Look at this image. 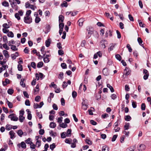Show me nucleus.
Returning <instances> with one entry per match:
<instances>
[{
  "label": "nucleus",
  "mask_w": 151,
  "mask_h": 151,
  "mask_svg": "<svg viewBox=\"0 0 151 151\" xmlns=\"http://www.w3.org/2000/svg\"><path fill=\"white\" fill-rule=\"evenodd\" d=\"M93 27L89 26L87 27L86 28V38H89L91 35L93 33Z\"/></svg>",
  "instance_id": "obj_1"
},
{
  "label": "nucleus",
  "mask_w": 151,
  "mask_h": 151,
  "mask_svg": "<svg viewBox=\"0 0 151 151\" xmlns=\"http://www.w3.org/2000/svg\"><path fill=\"white\" fill-rule=\"evenodd\" d=\"M24 21L26 24H30L32 22V18L31 17L24 16Z\"/></svg>",
  "instance_id": "obj_2"
},
{
  "label": "nucleus",
  "mask_w": 151,
  "mask_h": 151,
  "mask_svg": "<svg viewBox=\"0 0 151 151\" xmlns=\"http://www.w3.org/2000/svg\"><path fill=\"white\" fill-rule=\"evenodd\" d=\"M8 117L10 118L11 121H17L18 120V118L16 116V115L14 114H11L9 115Z\"/></svg>",
  "instance_id": "obj_3"
},
{
  "label": "nucleus",
  "mask_w": 151,
  "mask_h": 151,
  "mask_svg": "<svg viewBox=\"0 0 151 151\" xmlns=\"http://www.w3.org/2000/svg\"><path fill=\"white\" fill-rule=\"evenodd\" d=\"M143 73L144 74L143 76L144 79L145 80H147L149 75L148 71L146 69H144L143 71Z\"/></svg>",
  "instance_id": "obj_4"
},
{
  "label": "nucleus",
  "mask_w": 151,
  "mask_h": 151,
  "mask_svg": "<svg viewBox=\"0 0 151 151\" xmlns=\"http://www.w3.org/2000/svg\"><path fill=\"white\" fill-rule=\"evenodd\" d=\"M9 134L10 136V138L12 139H13L15 137V133L13 130H11L9 132Z\"/></svg>",
  "instance_id": "obj_5"
},
{
  "label": "nucleus",
  "mask_w": 151,
  "mask_h": 151,
  "mask_svg": "<svg viewBox=\"0 0 151 151\" xmlns=\"http://www.w3.org/2000/svg\"><path fill=\"white\" fill-rule=\"evenodd\" d=\"M131 71L127 67H126L125 69L124 70V74L126 76H128L130 73Z\"/></svg>",
  "instance_id": "obj_6"
},
{
  "label": "nucleus",
  "mask_w": 151,
  "mask_h": 151,
  "mask_svg": "<svg viewBox=\"0 0 151 151\" xmlns=\"http://www.w3.org/2000/svg\"><path fill=\"white\" fill-rule=\"evenodd\" d=\"M145 145L141 144L139 145L138 149L139 151H142L143 150L145 149Z\"/></svg>",
  "instance_id": "obj_7"
},
{
  "label": "nucleus",
  "mask_w": 151,
  "mask_h": 151,
  "mask_svg": "<svg viewBox=\"0 0 151 151\" xmlns=\"http://www.w3.org/2000/svg\"><path fill=\"white\" fill-rule=\"evenodd\" d=\"M40 138V137L39 136H36L35 137V139L37 140L36 142V145L38 144V143H39V144H38V147H39L41 145V141L39 140V139Z\"/></svg>",
  "instance_id": "obj_8"
},
{
  "label": "nucleus",
  "mask_w": 151,
  "mask_h": 151,
  "mask_svg": "<svg viewBox=\"0 0 151 151\" xmlns=\"http://www.w3.org/2000/svg\"><path fill=\"white\" fill-rule=\"evenodd\" d=\"M102 73L103 75L105 76H107L109 74V72L108 71L107 69L106 68H104L102 71Z\"/></svg>",
  "instance_id": "obj_9"
},
{
  "label": "nucleus",
  "mask_w": 151,
  "mask_h": 151,
  "mask_svg": "<svg viewBox=\"0 0 151 151\" xmlns=\"http://www.w3.org/2000/svg\"><path fill=\"white\" fill-rule=\"evenodd\" d=\"M105 35L106 37H108V36L111 37L112 35L111 31V30L107 31L105 34Z\"/></svg>",
  "instance_id": "obj_10"
},
{
  "label": "nucleus",
  "mask_w": 151,
  "mask_h": 151,
  "mask_svg": "<svg viewBox=\"0 0 151 151\" xmlns=\"http://www.w3.org/2000/svg\"><path fill=\"white\" fill-rule=\"evenodd\" d=\"M17 134L20 137H22L23 134V132L21 129H19L17 132Z\"/></svg>",
  "instance_id": "obj_11"
},
{
  "label": "nucleus",
  "mask_w": 151,
  "mask_h": 151,
  "mask_svg": "<svg viewBox=\"0 0 151 151\" xmlns=\"http://www.w3.org/2000/svg\"><path fill=\"white\" fill-rule=\"evenodd\" d=\"M3 54L6 58H8L9 57L8 51L6 50H4L3 51Z\"/></svg>",
  "instance_id": "obj_12"
},
{
  "label": "nucleus",
  "mask_w": 151,
  "mask_h": 151,
  "mask_svg": "<svg viewBox=\"0 0 151 151\" xmlns=\"http://www.w3.org/2000/svg\"><path fill=\"white\" fill-rule=\"evenodd\" d=\"M25 80L24 78H22L21 79L20 84L21 86L23 87H25V84L24 83Z\"/></svg>",
  "instance_id": "obj_13"
},
{
  "label": "nucleus",
  "mask_w": 151,
  "mask_h": 151,
  "mask_svg": "<svg viewBox=\"0 0 151 151\" xmlns=\"http://www.w3.org/2000/svg\"><path fill=\"white\" fill-rule=\"evenodd\" d=\"M130 124L129 123H126L125 124L124 126V130H127L129 129Z\"/></svg>",
  "instance_id": "obj_14"
},
{
  "label": "nucleus",
  "mask_w": 151,
  "mask_h": 151,
  "mask_svg": "<svg viewBox=\"0 0 151 151\" xmlns=\"http://www.w3.org/2000/svg\"><path fill=\"white\" fill-rule=\"evenodd\" d=\"M64 17L62 15H60L59 17V23H62L63 22Z\"/></svg>",
  "instance_id": "obj_15"
},
{
  "label": "nucleus",
  "mask_w": 151,
  "mask_h": 151,
  "mask_svg": "<svg viewBox=\"0 0 151 151\" xmlns=\"http://www.w3.org/2000/svg\"><path fill=\"white\" fill-rule=\"evenodd\" d=\"M107 86L110 89V91L112 93L114 92V88L109 84H107Z\"/></svg>",
  "instance_id": "obj_16"
},
{
  "label": "nucleus",
  "mask_w": 151,
  "mask_h": 151,
  "mask_svg": "<svg viewBox=\"0 0 151 151\" xmlns=\"http://www.w3.org/2000/svg\"><path fill=\"white\" fill-rule=\"evenodd\" d=\"M49 127L51 128H54L56 127V124L54 122H50L49 125Z\"/></svg>",
  "instance_id": "obj_17"
},
{
  "label": "nucleus",
  "mask_w": 151,
  "mask_h": 151,
  "mask_svg": "<svg viewBox=\"0 0 151 151\" xmlns=\"http://www.w3.org/2000/svg\"><path fill=\"white\" fill-rule=\"evenodd\" d=\"M107 41L105 40H102L100 42V44H101V45L102 46V47L104 46V48H105L106 47L105 45V42H107Z\"/></svg>",
  "instance_id": "obj_18"
},
{
  "label": "nucleus",
  "mask_w": 151,
  "mask_h": 151,
  "mask_svg": "<svg viewBox=\"0 0 151 151\" xmlns=\"http://www.w3.org/2000/svg\"><path fill=\"white\" fill-rule=\"evenodd\" d=\"M45 50V47L44 46H42L41 49L40 50L41 52V53L43 55V56H45L46 53V52H44Z\"/></svg>",
  "instance_id": "obj_19"
},
{
  "label": "nucleus",
  "mask_w": 151,
  "mask_h": 151,
  "mask_svg": "<svg viewBox=\"0 0 151 151\" xmlns=\"http://www.w3.org/2000/svg\"><path fill=\"white\" fill-rule=\"evenodd\" d=\"M31 139L30 138H28L25 141V142L27 144L31 145L32 144H33V142L31 141Z\"/></svg>",
  "instance_id": "obj_20"
},
{
  "label": "nucleus",
  "mask_w": 151,
  "mask_h": 151,
  "mask_svg": "<svg viewBox=\"0 0 151 151\" xmlns=\"http://www.w3.org/2000/svg\"><path fill=\"white\" fill-rule=\"evenodd\" d=\"M11 5L12 6V7L13 8H15L16 9V8L18 7V6L17 4L16 3L13 1L12 3H11Z\"/></svg>",
  "instance_id": "obj_21"
},
{
  "label": "nucleus",
  "mask_w": 151,
  "mask_h": 151,
  "mask_svg": "<svg viewBox=\"0 0 151 151\" xmlns=\"http://www.w3.org/2000/svg\"><path fill=\"white\" fill-rule=\"evenodd\" d=\"M109 148L106 145L102 147V151H109Z\"/></svg>",
  "instance_id": "obj_22"
},
{
  "label": "nucleus",
  "mask_w": 151,
  "mask_h": 151,
  "mask_svg": "<svg viewBox=\"0 0 151 151\" xmlns=\"http://www.w3.org/2000/svg\"><path fill=\"white\" fill-rule=\"evenodd\" d=\"M124 119L125 121H129L131 120V117L129 115H127L125 116Z\"/></svg>",
  "instance_id": "obj_23"
},
{
  "label": "nucleus",
  "mask_w": 151,
  "mask_h": 151,
  "mask_svg": "<svg viewBox=\"0 0 151 151\" xmlns=\"http://www.w3.org/2000/svg\"><path fill=\"white\" fill-rule=\"evenodd\" d=\"M7 103L8 107L9 108L11 109L13 107V105L12 103L9 101L8 100H7Z\"/></svg>",
  "instance_id": "obj_24"
},
{
  "label": "nucleus",
  "mask_w": 151,
  "mask_h": 151,
  "mask_svg": "<svg viewBox=\"0 0 151 151\" xmlns=\"http://www.w3.org/2000/svg\"><path fill=\"white\" fill-rule=\"evenodd\" d=\"M72 139L70 138H66L65 139V142L67 144H70L72 142Z\"/></svg>",
  "instance_id": "obj_25"
},
{
  "label": "nucleus",
  "mask_w": 151,
  "mask_h": 151,
  "mask_svg": "<svg viewBox=\"0 0 151 151\" xmlns=\"http://www.w3.org/2000/svg\"><path fill=\"white\" fill-rule=\"evenodd\" d=\"M2 5L5 7H8L9 5V3L6 1H4L2 2Z\"/></svg>",
  "instance_id": "obj_26"
},
{
  "label": "nucleus",
  "mask_w": 151,
  "mask_h": 151,
  "mask_svg": "<svg viewBox=\"0 0 151 151\" xmlns=\"http://www.w3.org/2000/svg\"><path fill=\"white\" fill-rule=\"evenodd\" d=\"M12 126L9 124H7L6 126V129L7 130H10L11 129L12 127Z\"/></svg>",
  "instance_id": "obj_27"
},
{
  "label": "nucleus",
  "mask_w": 151,
  "mask_h": 151,
  "mask_svg": "<svg viewBox=\"0 0 151 151\" xmlns=\"http://www.w3.org/2000/svg\"><path fill=\"white\" fill-rule=\"evenodd\" d=\"M43 63L42 62H39L37 65V67L38 68H41L43 66Z\"/></svg>",
  "instance_id": "obj_28"
},
{
  "label": "nucleus",
  "mask_w": 151,
  "mask_h": 151,
  "mask_svg": "<svg viewBox=\"0 0 151 151\" xmlns=\"http://www.w3.org/2000/svg\"><path fill=\"white\" fill-rule=\"evenodd\" d=\"M66 136L67 137H70L71 134V130L70 129H68L66 132Z\"/></svg>",
  "instance_id": "obj_29"
},
{
  "label": "nucleus",
  "mask_w": 151,
  "mask_h": 151,
  "mask_svg": "<svg viewBox=\"0 0 151 151\" xmlns=\"http://www.w3.org/2000/svg\"><path fill=\"white\" fill-rule=\"evenodd\" d=\"M137 41L138 42L139 45L141 46L143 45V44H142L143 41L140 37H138L137 38Z\"/></svg>",
  "instance_id": "obj_30"
},
{
  "label": "nucleus",
  "mask_w": 151,
  "mask_h": 151,
  "mask_svg": "<svg viewBox=\"0 0 151 151\" xmlns=\"http://www.w3.org/2000/svg\"><path fill=\"white\" fill-rule=\"evenodd\" d=\"M32 11L30 10H29L27 11L25 16L31 17L30 16Z\"/></svg>",
  "instance_id": "obj_31"
},
{
  "label": "nucleus",
  "mask_w": 151,
  "mask_h": 151,
  "mask_svg": "<svg viewBox=\"0 0 151 151\" xmlns=\"http://www.w3.org/2000/svg\"><path fill=\"white\" fill-rule=\"evenodd\" d=\"M25 119V117L23 116H19V120L20 122H22Z\"/></svg>",
  "instance_id": "obj_32"
},
{
  "label": "nucleus",
  "mask_w": 151,
  "mask_h": 151,
  "mask_svg": "<svg viewBox=\"0 0 151 151\" xmlns=\"http://www.w3.org/2000/svg\"><path fill=\"white\" fill-rule=\"evenodd\" d=\"M11 47L10 48L11 50L14 51H17L18 50V49L16 48V46L14 45H12L11 46Z\"/></svg>",
  "instance_id": "obj_33"
},
{
  "label": "nucleus",
  "mask_w": 151,
  "mask_h": 151,
  "mask_svg": "<svg viewBox=\"0 0 151 151\" xmlns=\"http://www.w3.org/2000/svg\"><path fill=\"white\" fill-rule=\"evenodd\" d=\"M14 90L12 88L9 89L7 91L8 93L10 95H12L14 93Z\"/></svg>",
  "instance_id": "obj_34"
},
{
  "label": "nucleus",
  "mask_w": 151,
  "mask_h": 151,
  "mask_svg": "<svg viewBox=\"0 0 151 151\" xmlns=\"http://www.w3.org/2000/svg\"><path fill=\"white\" fill-rule=\"evenodd\" d=\"M49 40V39H48L46 40L45 42V45L47 47H49L50 44V42Z\"/></svg>",
  "instance_id": "obj_35"
},
{
  "label": "nucleus",
  "mask_w": 151,
  "mask_h": 151,
  "mask_svg": "<svg viewBox=\"0 0 151 151\" xmlns=\"http://www.w3.org/2000/svg\"><path fill=\"white\" fill-rule=\"evenodd\" d=\"M79 25L80 26H82L83 25V19H80L78 21Z\"/></svg>",
  "instance_id": "obj_36"
},
{
  "label": "nucleus",
  "mask_w": 151,
  "mask_h": 151,
  "mask_svg": "<svg viewBox=\"0 0 151 151\" xmlns=\"http://www.w3.org/2000/svg\"><path fill=\"white\" fill-rule=\"evenodd\" d=\"M21 146L22 148L25 149L26 147V144L24 142H22L21 143Z\"/></svg>",
  "instance_id": "obj_37"
},
{
  "label": "nucleus",
  "mask_w": 151,
  "mask_h": 151,
  "mask_svg": "<svg viewBox=\"0 0 151 151\" xmlns=\"http://www.w3.org/2000/svg\"><path fill=\"white\" fill-rule=\"evenodd\" d=\"M7 36L9 37H14V34L11 31L9 32H8Z\"/></svg>",
  "instance_id": "obj_38"
},
{
  "label": "nucleus",
  "mask_w": 151,
  "mask_h": 151,
  "mask_svg": "<svg viewBox=\"0 0 151 151\" xmlns=\"http://www.w3.org/2000/svg\"><path fill=\"white\" fill-rule=\"evenodd\" d=\"M61 6L62 7H66L68 6L67 3L65 1H64L63 3L61 4Z\"/></svg>",
  "instance_id": "obj_39"
},
{
  "label": "nucleus",
  "mask_w": 151,
  "mask_h": 151,
  "mask_svg": "<svg viewBox=\"0 0 151 151\" xmlns=\"http://www.w3.org/2000/svg\"><path fill=\"white\" fill-rule=\"evenodd\" d=\"M17 68L19 71H22L23 70L22 66L20 64L18 65Z\"/></svg>",
  "instance_id": "obj_40"
},
{
  "label": "nucleus",
  "mask_w": 151,
  "mask_h": 151,
  "mask_svg": "<svg viewBox=\"0 0 151 151\" xmlns=\"http://www.w3.org/2000/svg\"><path fill=\"white\" fill-rule=\"evenodd\" d=\"M64 74L63 72H60L59 74L58 78L60 79H62L63 78Z\"/></svg>",
  "instance_id": "obj_41"
},
{
  "label": "nucleus",
  "mask_w": 151,
  "mask_h": 151,
  "mask_svg": "<svg viewBox=\"0 0 151 151\" xmlns=\"http://www.w3.org/2000/svg\"><path fill=\"white\" fill-rule=\"evenodd\" d=\"M67 125L66 124L62 123L61 124H60V126L62 128H65L67 127Z\"/></svg>",
  "instance_id": "obj_42"
},
{
  "label": "nucleus",
  "mask_w": 151,
  "mask_h": 151,
  "mask_svg": "<svg viewBox=\"0 0 151 151\" xmlns=\"http://www.w3.org/2000/svg\"><path fill=\"white\" fill-rule=\"evenodd\" d=\"M116 58L119 61H120L122 59L121 56L119 54H116L115 55Z\"/></svg>",
  "instance_id": "obj_43"
},
{
  "label": "nucleus",
  "mask_w": 151,
  "mask_h": 151,
  "mask_svg": "<svg viewBox=\"0 0 151 151\" xmlns=\"http://www.w3.org/2000/svg\"><path fill=\"white\" fill-rule=\"evenodd\" d=\"M55 147V143H52L50 145V148L52 150Z\"/></svg>",
  "instance_id": "obj_44"
},
{
  "label": "nucleus",
  "mask_w": 151,
  "mask_h": 151,
  "mask_svg": "<svg viewBox=\"0 0 151 151\" xmlns=\"http://www.w3.org/2000/svg\"><path fill=\"white\" fill-rule=\"evenodd\" d=\"M37 115L39 117V119H41L42 118V115L41 113V112H37Z\"/></svg>",
  "instance_id": "obj_45"
},
{
  "label": "nucleus",
  "mask_w": 151,
  "mask_h": 151,
  "mask_svg": "<svg viewBox=\"0 0 151 151\" xmlns=\"http://www.w3.org/2000/svg\"><path fill=\"white\" fill-rule=\"evenodd\" d=\"M50 87H52L55 89L57 87V85L54 84V83L53 82L51 83V84L50 85Z\"/></svg>",
  "instance_id": "obj_46"
},
{
  "label": "nucleus",
  "mask_w": 151,
  "mask_h": 151,
  "mask_svg": "<svg viewBox=\"0 0 151 151\" xmlns=\"http://www.w3.org/2000/svg\"><path fill=\"white\" fill-rule=\"evenodd\" d=\"M126 47L128 49L129 52H132V50L131 47L130 45L129 44H128Z\"/></svg>",
  "instance_id": "obj_47"
},
{
  "label": "nucleus",
  "mask_w": 151,
  "mask_h": 151,
  "mask_svg": "<svg viewBox=\"0 0 151 151\" xmlns=\"http://www.w3.org/2000/svg\"><path fill=\"white\" fill-rule=\"evenodd\" d=\"M77 95V93L75 91H73L72 93V96L73 98H76Z\"/></svg>",
  "instance_id": "obj_48"
},
{
  "label": "nucleus",
  "mask_w": 151,
  "mask_h": 151,
  "mask_svg": "<svg viewBox=\"0 0 151 151\" xmlns=\"http://www.w3.org/2000/svg\"><path fill=\"white\" fill-rule=\"evenodd\" d=\"M3 47L6 49V50H9V47L8 46L6 43L2 45Z\"/></svg>",
  "instance_id": "obj_49"
},
{
  "label": "nucleus",
  "mask_w": 151,
  "mask_h": 151,
  "mask_svg": "<svg viewBox=\"0 0 151 151\" xmlns=\"http://www.w3.org/2000/svg\"><path fill=\"white\" fill-rule=\"evenodd\" d=\"M146 108V106L145 103H142L141 106V109L142 111L145 110Z\"/></svg>",
  "instance_id": "obj_50"
},
{
  "label": "nucleus",
  "mask_w": 151,
  "mask_h": 151,
  "mask_svg": "<svg viewBox=\"0 0 151 151\" xmlns=\"http://www.w3.org/2000/svg\"><path fill=\"white\" fill-rule=\"evenodd\" d=\"M61 66L63 69H66L67 68V65L65 63H63L61 64Z\"/></svg>",
  "instance_id": "obj_51"
},
{
  "label": "nucleus",
  "mask_w": 151,
  "mask_h": 151,
  "mask_svg": "<svg viewBox=\"0 0 151 151\" xmlns=\"http://www.w3.org/2000/svg\"><path fill=\"white\" fill-rule=\"evenodd\" d=\"M117 137H118V135L117 134L114 135L113 136V137L112 138L111 141L112 142L115 141V140H116Z\"/></svg>",
  "instance_id": "obj_52"
},
{
  "label": "nucleus",
  "mask_w": 151,
  "mask_h": 151,
  "mask_svg": "<svg viewBox=\"0 0 151 151\" xmlns=\"http://www.w3.org/2000/svg\"><path fill=\"white\" fill-rule=\"evenodd\" d=\"M41 20V19L39 17H36L35 19V21L36 23H38Z\"/></svg>",
  "instance_id": "obj_53"
},
{
  "label": "nucleus",
  "mask_w": 151,
  "mask_h": 151,
  "mask_svg": "<svg viewBox=\"0 0 151 151\" xmlns=\"http://www.w3.org/2000/svg\"><path fill=\"white\" fill-rule=\"evenodd\" d=\"M111 97L112 99L114 100L116 98L117 96L116 94H113L111 95Z\"/></svg>",
  "instance_id": "obj_54"
},
{
  "label": "nucleus",
  "mask_w": 151,
  "mask_h": 151,
  "mask_svg": "<svg viewBox=\"0 0 151 151\" xmlns=\"http://www.w3.org/2000/svg\"><path fill=\"white\" fill-rule=\"evenodd\" d=\"M3 27L5 28L8 29L10 27L9 24H8L7 23H4L3 24Z\"/></svg>",
  "instance_id": "obj_55"
},
{
  "label": "nucleus",
  "mask_w": 151,
  "mask_h": 151,
  "mask_svg": "<svg viewBox=\"0 0 151 151\" xmlns=\"http://www.w3.org/2000/svg\"><path fill=\"white\" fill-rule=\"evenodd\" d=\"M139 25L140 27H144L145 25V24H143L142 22L140 21V20H138Z\"/></svg>",
  "instance_id": "obj_56"
},
{
  "label": "nucleus",
  "mask_w": 151,
  "mask_h": 151,
  "mask_svg": "<svg viewBox=\"0 0 151 151\" xmlns=\"http://www.w3.org/2000/svg\"><path fill=\"white\" fill-rule=\"evenodd\" d=\"M14 43H15V42L14 41V40H12L11 41H9L8 42V45L9 46H11L12 45V44H14Z\"/></svg>",
  "instance_id": "obj_57"
},
{
  "label": "nucleus",
  "mask_w": 151,
  "mask_h": 151,
  "mask_svg": "<svg viewBox=\"0 0 151 151\" xmlns=\"http://www.w3.org/2000/svg\"><path fill=\"white\" fill-rule=\"evenodd\" d=\"M41 98L40 96H37L35 98V101L37 102H39V101L40 99Z\"/></svg>",
  "instance_id": "obj_58"
},
{
  "label": "nucleus",
  "mask_w": 151,
  "mask_h": 151,
  "mask_svg": "<svg viewBox=\"0 0 151 151\" xmlns=\"http://www.w3.org/2000/svg\"><path fill=\"white\" fill-rule=\"evenodd\" d=\"M25 104L26 106H30V101L28 99L26 100L25 101Z\"/></svg>",
  "instance_id": "obj_59"
},
{
  "label": "nucleus",
  "mask_w": 151,
  "mask_h": 151,
  "mask_svg": "<svg viewBox=\"0 0 151 151\" xmlns=\"http://www.w3.org/2000/svg\"><path fill=\"white\" fill-rule=\"evenodd\" d=\"M15 17L18 20H19L20 19V17L19 16V14L18 13H16L15 14Z\"/></svg>",
  "instance_id": "obj_60"
},
{
  "label": "nucleus",
  "mask_w": 151,
  "mask_h": 151,
  "mask_svg": "<svg viewBox=\"0 0 151 151\" xmlns=\"http://www.w3.org/2000/svg\"><path fill=\"white\" fill-rule=\"evenodd\" d=\"M109 117V115L106 113L104 114L101 115V117L103 119H105Z\"/></svg>",
  "instance_id": "obj_61"
},
{
  "label": "nucleus",
  "mask_w": 151,
  "mask_h": 151,
  "mask_svg": "<svg viewBox=\"0 0 151 151\" xmlns=\"http://www.w3.org/2000/svg\"><path fill=\"white\" fill-rule=\"evenodd\" d=\"M4 42L6 43L7 42V37L6 36H4L3 37Z\"/></svg>",
  "instance_id": "obj_62"
},
{
  "label": "nucleus",
  "mask_w": 151,
  "mask_h": 151,
  "mask_svg": "<svg viewBox=\"0 0 151 151\" xmlns=\"http://www.w3.org/2000/svg\"><path fill=\"white\" fill-rule=\"evenodd\" d=\"M86 44V41L85 40H83L81 43V45L82 47H83L85 46V44Z\"/></svg>",
  "instance_id": "obj_63"
},
{
  "label": "nucleus",
  "mask_w": 151,
  "mask_h": 151,
  "mask_svg": "<svg viewBox=\"0 0 151 151\" xmlns=\"http://www.w3.org/2000/svg\"><path fill=\"white\" fill-rule=\"evenodd\" d=\"M24 51L25 53L29 54V51L27 47H26L24 49Z\"/></svg>",
  "instance_id": "obj_64"
}]
</instances>
